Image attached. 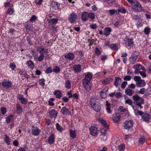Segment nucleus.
<instances>
[{"label": "nucleus", "instance_id": "13d9d810", "mask_svg": "<svg viewBox=\"0 0 151 151\" xmlns=\"http://www.w3.org/2000/svg\"><path fill=\"white\" fill-rule=\"evenodd\" d=\"M9 67L13 70H14L16 68V65L14 63H11L10 64Z\"/></svg>", "mask_w": 151, "mask_h": 151}, {"label": "nucleus", "instance_id": "e2e57ef3", "mask_svg": "<svg viewBox=\"0 0 151 151\" xmlns=\"http://www.w3.org/2000/svg\"><path fill=\"white\" fill-rule=\"evenodd\" d=\"M52 71V70L51 67L48 68L46 70L45 72L47 74L51 73Z\"/></svg>", "mask_w": 151, "mask_h": 151}, {"label": "nucleus", "instance_id": "ea45409f", "mask_svg": "<svg viewBox=\"0 0 151 151\" xmlns=\"http://www.w3.org/2000/svg\"><path fill=\"white\" fill-rule=\"evenodd\" d=\"M134 113L135 115L139 114L140 116H142L143 114V112L141 111H138L136 109H134L133 107Z\"/></svg>", "mask_w": 151, "mask_h": 151}, {"label": "nucleus", "instance_id": "bf43d9fd", "mask_svg": "<svg viewBox=\"0 0 151 151\" xmlns=\"http://www.w3.org/2000/svg\"><path fill=\"white\" fill-rule=\"evenodd\" d=\"M93 109L96 112H99L101 109V107L99 106H96L94 107Z\"/></svg>", "mask_w": 151, "mask_h": 151}, {"label": "nucleus", "instance_id": "3c124183", "mask_svg": "<svg viewBox=\"0 0 151 151\" xmlns=\"http://www.w3.org/2000/svg\"><path fill=\"white\" fill-rule=\"evenodd\" d=\"M53 72L55 73H58L60 71V68L58 66H56L55 68L53 69Z\"/></svg>", "mask_w": 151, "mask_h": 151}, {"label": "nucleus", "instance_id": "09e8293b", "mask_svg": "<svg viewBox=\"0 0 151 151\" xmlns=\"http://www.w3.org/2000/svg\"><path fill=\"white\" fill-rule=\"evenodd\" d=\"M125 148V146L124 145L122 144L118 147V150L120 151H123Z\"/></svg>", "mask_w": 151, "mask_h": 151}, {"label": "nucleus", "instance_id": "7ed1b4c3", "mask_svg": "<svg viewBox=\"0 0 151 151\" xmlns=\"http://www.w3.org/2000/svg\"><path fill=\"white\" fill-rule=\"evenodd\" d=\"M120 118L121 116L119 113L116 112L113 115L112 120L115 123H118Z\"/></svg>", "mask_w": 151, "mask_h": 151}, {"label": "nucleus", "instance_id": "f3484780", "mask_svg": "<svg viewBox=\"0 0 151 151\" xmlns=\"http://www.w3.org/2000/svg\"><path fill=\"white\" fill-rule=\"evenodd\" d=\"M73 70L75 72H80L81 70V66L80 64H75L73 66Z\"/></svg>", "mask_w": 151, "mask_h": 151}, {"label": "nucleus", "instance_id": "2f4dec72", "mask_svg": "<svg viewBox=\"0 0 151 151\" xmlns=\"http://www.w3.org/2000/svg\"><path fill=\"white\" fill-rule=\"evenodd\" d=\"M14 116L13 115L11 114L8 116L6 119V122L9 124L10 122L13 119Z\"/></svg>", "mask_w": 151, "mask_h": 151}, {"label": "nucleus", "instance_id": "9d476101", "mask_svg": "<svg viewBox=\"0 0 151 151\" xmlns=\"http://www.w3.org/2000/svg\"><path fill=\"white\" fill-rule=\"evenodd\" d=\"M92 74L90 73H88L85 76L82 81L91 82V80L92 78Z\"/></svg>", "mask_w": 151, "mask_h": 151}, {"label": "nucleus", "instance_id": "a19ab883", "mask_svg": "<svg viewBox=\"0 0 151 151\" xmlns=\"http://www.w3.org/2000/svg\"><path fill=\"white\" fill-rule=\"evenodd\" d=\"M45 80L44 78H42L39 80V84L42 86H44L45 84Z\"/></svg>", "mask_w": 151, "mask_h": 151}, {"label": "nucleus", "instance_id": "58836bf2", "mask_svg": "<svg viewBox=\"0 0 151 151\" xmlns=\"http://www.w3.org/2000/svg\"><path fill=\"white\" fill-rule=\"evenodd\" d=\"M14 11V9L11 7L8 9L7 12L9 14L12 15L13 14Z\"/></svg>", "mask_w": 151, "mask_h": 151}, {"label": "nucleus", "instance_id": "dca6fc26", "mask_svg": "<svg viewBox=\"0 0 151 151\" xmlns=\"http://www.w3.org/2000/svg\"><path fill=\"white\" fill-rule=\"evenodd\" d=\"M106 109L107 112L110 114H111L112 113V111L111 109V104L109 103L108 101H106Z\"/></svg>", "mask_w": 151, "mask_h": 151}, {"label": "nucleus", "instance_id": "a18cd8bd", "mask_svg": "<svg viewBox=\"0 0 151 151\" xmlns=\"http://www.w3.org/2000/svg\"><path fill=\"white\" fill-rule=\"evenodd\" d=\"M44 55L43 54H40V55L38 58L37 60L39 62H41L44 60Z\"/></svg>", "mask_w": 151, "mask_h": 151}, {"label": "nucleus", "instance_id": "e433bc0d", "mask_svg": "<svg viewBox=\"0 0 151 151\" xmlns=\"http://www.w3.org/2000/svg\"><path fill=\"white\" fill-rule=\"evenodd\" d=\"M133 68L135 70H140L142 68V66L140 64H139L134 65Z\"/></svg>", "mask_w": 151, "mask_h": 151}, {"label": "nucleus", "instance_id": "ddd939ff", "mask_svg": "<svg viewBox=\"0 0 151 151\" xmlns=\"http://www.w3.org/2000/svg\"><path fill=\"white\" fill-rule=\"evenodd\" d=\"M61 112L63 115L66 116L69 115L71 114L70 111L65 106L62 107L61 110Z\"/></svg>", "mask_w": 151, "mask_h": 151}, {"label": "nucleus", "instance_id": "c85d7f7f", "mask_svg": "<svg viewBox=\"0 0 151 151\" xmlns=\"http://www.w3.org/2000/svg\"><path fill=\"white\" fill-rule=\"evenodd\" d=\"M54 94V95L56 96V97L57 98L60 99L62 97V93L59 91H57L55 92Z\"/></svg>", "mask_w": 151, "mask_h": 151}, {"label": "nucleus", "instance_id": "79ce46f5", "mask_svg": "<svg viewBox=\"0 0 151 151\" xmlns=\"http://www.w3.org/2000/svg\"><path fill=\"white\" fill-rule=\"evenodd\" d=\"M57 22L58 19L56 18L51 19L48 22L49 23L51 24H55Z\"/></svg>", "mask_w": 151, "mask_h": 151}, {"label": "nucleus", "instance_id": "5fc2aeb1", "mask_svg": "<svg viewBox=\"0 0 151 151\" xmlns=\"http://www.w3.org/2000/svg\"><path fill=\"white\" fill-rule=\"evenodd\" d=\"M118 110L122 112H125L126 111V109L122 106H120L119 107Z\"/></svg>", "mask_w": 151, "mask_h": 151}, {"label": "nucleus", "instance_id": "774afa93", "mask_svg": "<svg viewBox=\"0 0 151 151\" xmlns=\"http://www.w3.org/2000/svg\"><path fill=\"white\" fill-rule=\"evenodd\" d=\"M98 151H107V149L106 148L104 147L102 149H101L100 147H99L97 149Z\"/></svg>", "mask_w": 151, "mask_h": 151}, {"label": "nucleus", "instance_id": "aec40b11", "mask_svg": "<svg viewBox=\"0 0 151 151\" xmlns=\"http://www.w3.org/2000/svg\"><path fill=\"white\" fill-rule=\"evenodd\" d=\"M16 110L17 113L18 115L20 114L23 111L22 107L19 104H16Z\"/></svg>", "mask_w": 151, "mask_h": 151}, {"label": "nucleus", "instance_id": "4d7b16f0", "mask_svg": "<svg viewBox=\"0 0 151 151\" xmlns=\"http://www.w3.org/2000/svg\"><path fill=\"white\" fill-rule=\"evenodd\" d=\"M95 53L96 55H99L101 54V52L99 48L96 47L95 49Z\"/></svg>", "mask_w": 151, "mask_h": 151}, {"label": "nucleus", "instance_id": "f8f14e48", "mask_svg": "<svg viewBox=\"0 0 151 151\" xmlns=\"http://www.w3.org/2000/svg\"><path fill=\"white\" fill-rule=\"evenodd\" d=\"M32 134L35 136H37L39 135L40 132V130L37 127H33L32 129Z\"/></svg>", "mask_w": 151, "mask_h": 151}, {"label": "nucleus", "instance_id": "4be33fe9", "mask_svg": "<svg viewBox=\"0 0 151 151\" xmlns=\"http://www.w3.org/2000/svg\"><path fill=\"white\" fill-rule=\"evenodd\" d=\"M55 136L53 134H51L49 136L47 140L48 143L50 145H52L54 142Z\"/></svg>", "mask_w": 151, "mask_h": 151}, {"label": "nucleus", "instance_id": "a211bd4d", "mask_svg": "<svg viewBox=\"0 0 151 151\" xmlns=\"http://www.w3.org/2000/svg\"><path fill=\"white\" fill-rule=\"evenodd\" d=\"M65 58L70 60H72L75 58V55L72 53H68L64 55Z\"/></svg>", "mask_w": 151, "mask_h": 151}, {"label": "nucleus", "instance_id": "0e129e2a", "mask_svg": "<svg viewBox=\"0 0 151 151\" xmlns=\"http://www.w3.org/2000/svg\"><path fill=\"white\" fill-rule=\"evenodd\" d=\"M144 32L146 34H148L150 32V28L149 27L145 28L144 29Z\"/></svg>", "mask_w": 151, "mask_h": 151}, {"label": "nucleus", "instance_id": "5701e85b", "mask_svg": "<svg viewBox=\"0 0 151 151\" xmlns=\"http://www.w3.org/2000/svg\"><path fill=\"white\" fill-rule=\"evenodd\" d=\"M88 13L87 12H83L82 14L81 19L83 21H86L88 19Z\"/></svg>", "mask_w": 151, "mask_h": 151}, {"label": "nucleus", "instance_id": "473e14b6", "mask_svg": "<svg viewBox=\"0 0 151 151\" xmlns=\"http://www.w3.org/2000/svg\"><path fill=\"white\" fill-rule=\"evenodd\" d=\"M56 129L59 132H61L64 129L61 127L60 125L58 123H57L56 124Z\"/></svg>", "mask_w": 151, "mask_h": 151}, {"label": "nucleus", "instance_id": "603ef678", "mask_svg": "<svg viewBox=\"0 0 151 151\" xmlns=\"http://www.w3.org/2000/svg\"><path fill=\"white\" fill-rule=\"evenodd\" d=\"M100 94L101 97L103 98H105L106 97V93L104 92H101V91H100Z\"/></svg>", "mask_w": 151, "mask_h": 151}, {"label": "nucleus", "instance_id": "f704fd0d", "mask_svg": "<svg viewBox=\"0 0 151 151\" xmlns=\"http://www.w3.org/2000/svg\"><path fill=\"white\" fill-rule=\"evenodd\" d=\"M24 27L27 29L29 31H31L32 29V25L31 24L28 23L25 25Z\"/></svg>", "mask_w": 151, "mask_h": 151}, {"label": "nucleus", "instance_id": "c03bdc74", "mask_svg": "<svg viewBox=\"0 0 151 151\" xmlns=\"http://www.w3.org/2000/svg\"><path fill=\"white\" fill-rule=\"evenodd\" d=\"M51 6L52 7H55V9H58L59 7V5L57 2H53L51 4Z\"/></svg>", "mask_w": 151, "mask_h": 151}, {"label": "nucleus", "instance_id": "8fccbe9b", "mask_svg": "<svg viewBox=\"0 0 151 151\" xmlns=\"http://www.w3.org/2000/svg\"><path fill=\"white\" fill-rule=\"evenodd\" d=\"M117 10L114 9H110L109 10V12L110 13L109 14L111 15L114 14L115 13H117Z\"/></svg>", "mask_w": 151, "mask_h": 151}, {"label": "nucleus", "instance_id": "de8ad7c7", "mask_svg": "<svg viewBox=\"0 0 151 151\" xmlns=\"http://www.w3.org/2000/svg\"><path fill=\"white\" fill-rule=\"evenodd\" d=\"M145 141V138L144 137L140 138L139 139V142L140 144L142 145L144 143Z\"/></svg>", "mask_w": 151, "mask_h": 151}, {"label": "nucleus", "instance_id": "2eb2a0df", "mask_svg": "<svg viewBox=\"0 0 151 151\" xmlns=\"http://www.w3.org/2000/svg\"><path fill=\"white\" fill-rule=\"evenodd\" d=\"M37 50L40 53V54H43V53L45 54H46L48 52V50L47 49L44 48H42L41 46H37L36 47Z\"/></svg>", "mask_w": 151, "mask_h": 151}, {"label": "nucleus", "instance_id": "6e6d98bb", "mask_svg": "<svg viewBox=\"0 0 151 151\" xmlns=\"http://www.w3.org/2000/svg\"><path fill=\"white\" fill-rule=\"evenodd\" d=\"M139 55V52L137 51H134L132 53V55L137 58Z\"/></svg>", "mask_w": 151, "mask_h": 151}, {"label": "nucleus", "instance_id": "f03ea898", "mask_svg": "<svg viewBox=\"0 0 151 151\" xmlns=\"http://www.w3.org/2000/svg\"><path fill=\"white\" fill-rule=\"evenodd\" d=\"M133 124V121L132 120H128L124 122L123 127L125 129H129L132 127Z\"/></svg>", "mask_w": 151, "mask_h": 151}, {"label": "nucleus", "instance_id": "cd10ccee", "mask_svg": "<svg viewBox=\"0 0 151 151\" xmlns=\"http://www.w3.org/2000/svg\"><path fill=\"white\" fill-rule=\"evenodd\" d=\"M4 136V142L8 145H9L10 143V142H11L10 141L9 137L7 135H5Z\"/></svg>", "mask_w": 151, "mask_h": 151}, {"label": "nucleus", "instance_id": "39448f33", "mask_svg": "<svg viewBox=\"0 0 151 151\" xmlns=\"http://www.w3.org/2000/svg\"><path fill=\"white\" fill-rule=\"evenodd\" d=\"M132 9L136 12H139L142 10V7L137 2L133 4L132 6Z\"/></svg>", "mask_w": 151, "mask_h": 151}, {"label": "nucleus", "instance_id": "37998d69", "mask_svg": "<svg viewBox=\"0 0 151 151\" xmlns=\"http://www.w3.org/2000/svg\"><path fill=\"white\" fill-rule=\"evenodd\" d=\"M88 18H89L91 20L94 19L95 17L94 14L92 13H88Z\"/></svg>", "mask_w": 151, "mask_h": 151}, {"label": "nucleus", "instance_id": "393cba45", "mask_svg": "<svg viewBox=\"0 0 151 151\" xmlns=\"http://www.w3.org/2000/svg\"><path fill=\"white\" fill-rule=\"evenodd\" d=\"M26 64L28 66V67L33 69L34 67V64L33 62L31 60H29L27 62Z\"/></svg>", "mask_w": 151, "mask_h": 151}, {"label": "nucleus", "instance_id": "6ab92c4d", "mask_svg": "<svg viewBox=\"0 0 151 151\" xmlns=\"http://www.w3.org/2000/svg\"><path fill=\"white\" fill-rule=\"evenodd\" d=\"M133 98L134 100L135 101H139V102H140V103H144L143 99L137 94L133 96Z\"/></svg>", "mask_w": 151, "mask_h": 151}, {"label": "nucleus", "instance_id": "680f3d73", "mask_svg": "<svg viewBox=\"0 0 151 151\" xmlns=\"http://www.w3.org/2000/svg\"><path fill=\"white\" fill-rule=\"evenodd\" d=\"M127 84V81H124L122 83L121 88H125Z\"/></svg>", "mask_w": 151, "mask_h": 151}, {"label": "nucleus", "instance_id": "69168bd1", "mask_svg": "<svg viewBox=\"0 0 151 151\" xmlns=\"http://www.w3.org/2000/svg\"><path fill=\"white\" fill-rule=\"evenodd\" d=\"M19 73L22 75H25L26 74V72L24 70H22L21 69H19Z\"/></svg>", "mask_w": 151, "mask_h": 151}, {"label": "nucleus", "instance_id": "6e6552de", "mask_svg": "<svg viewBox=\"0 0 151 151\" xmlns=\"http://www.w3.org/2000/svg\"><path fill=\"white\" fill-rule=\"evenodd\" d=\"M82 83L84 88L87 91H89L91 90L92 86L91 82L82 81Z\"/></svg>", "mask_w": 151, "mask_h": 151}, {"label": "nucleus", "instance_id": "412c9836", "mask_svg": "<svg viewBox=\"0 0 151 151\" xmlns=\"http://www.w3.org/2000/svg\"><path fill=\"white\" fill-rule=\"evenodd\" d=\"M112 29L110 27H106L104 30V34L106 36H108L110 34Z\"/></svg>", "mask_w": 151, "mask_h": 151}, {"label": "nucleus", "instance_id": "f257e3e1", "mask_svg": "<svg viewBox=\"0 0 151 151\" xmlns=\"http://www.w3.org/2000/svg\"><path fill=\"white\" fill-rule=\"evenodd\" d=\"M134 80L136 82V84L138 87H143L145 86L146 83L145 81L141 79L140 76H135L134 77Z\"/></svg>", "mask_w": 151, "mask_h": 151}, {"label": "nucleus", "instance_id": "9b49d317", "mask_svg": "<svg viewBox=\"0 0 151 151\" xmlns=\"http://www.w3.org/2000/svg\"><path fill=\"white\" fill-rule=\"evenodd\" d=\"M17 98L22 104H27L28 100L27 98H24L23 95L18 94L17 96Z\"/></svg>", "mask_w": 151, "mask_h": 151}, {"label": "nucleus", "instance_id": "20e7f679", "mask_svg": "<svg viewBox=\"0 0 151 151\" xmlns=\"http://www.w3.org/2000/svg\"><path fill=\"white\" fill-rule=\"evenodd\" d=\"M77 17L78 16L76 13H72L69 16V20L70 23H74L76 21Z\"/></svg>", "mask_w": 151, "mask_h": 151}, {"label": "nucleus", "instance_id": "338daca9", "mask_svg": "<svg viewBox=\"0 0 151 151\" xmlns=\"http://www.w3.org/2000/svg\"><path fill=\"white\" fill-rule=\"evenodd\" d=\"M125 103L129 105H131L132 104V102L130 99H128L125 101Z\"/></svg>", "mask_w": 151, "mask_h": 151}, {"label": "nucleus", "instance_id": "1a4fd4ad", "mask_svg": "<svg viewBox=\"0 0 151 151\" xmlns=\"http://www.w3.org/2000/svg\"><path fill=\"white\" fill-rule=\"evenodd\" d=\"M124 43L126 47L132 46L133 44V40L132 39H129L127 38L124 40Z\"/></svg>", "mask_w": 151, "mask_h": 151}, {"label": "nucleus", "instance_id": "4468645a", "mask_svg": "<svg viewBox=\"0 0 151 151\" xmlns=\"http://www.w3.org/2000/svg\"><path fill=\"white\" fill-rule=\"evenodd\" d=\"M50 116L51 118L55 119L57 116L58 112L55 110L53 109L49 112Z\"/></svg>", "mask_w": 151, "mask_h": 151}, {"label": "nucleus", "instance_id": "a878e982", "mask_svg": "<svg viewBox=\"0 0 151 151\" xmlns=\"http://www.w3.org/2000/svg\"><path fill=\"white\" fill-rule=\"evenodd\" d=\"M122 80L121 78L119 77H116L114 78V85L117 87L119 85V83Z\"/></svg>", "mask_w": 151, "mask_h": 151}, {"label": "nucleus", "instance_id": "72a5a7b5", "mask_svg": "<svg viewBox=\"0 0 151 151\" xmlns=\"http://www.w3.org/2000/svg\"><path fill=\"white\" fill-rule=\"evenodd\" d=\"M137 58L132 55L130 58V63L132 64H134L136 62Z\"/></svg>", "mask_w": 151, "mask_h": 151}, {"label": "nucleus", "instance_id": "864d4df0", "mask_svg": "<svg viewBox=\"0 0 151 151\" xmlns=\"http://www.w3.org/2000/svg\"><path fill=\"white\" fill-rule=\"evenodd\" d=\"M1 111L2 114L4 115L6 112V108L4 107H2L1 108Z\"/></svg>", "mask_w": 151, "mask_h": 151}, {"label": "nucleus", "instance_id": "423d86ee", "mask_svg": "<svg viewBox=\"0 0 151 151\" xmlns=\"http://www.w3.org/2000/svg\"><path fill=\"white\" fill-rule=\"evenodd\" d=\"M90 133L93 136H96L99 131L97 128L95 127L91 126L90 128Z\"/></svg>", "mask_w": 151, "mask_h": 151}, {"label": "nucleus", "instance_id": "49530a36", "mask_svg": "<svg viewBox=\"0 0 151 151\" xmlns=\"http://www.w3.org/2000/svg\"><path fill=\"white\" fill-rule=\"evenodd\" d=\"M110 47L112 49L114 50H116L117 49V45L116 44H112L110 45Z\"/></svg>", "mask_w": 151, "mask_h": 151}, {"label": "nucleus", "instance_id": "4c0bfd02", "mask_svg": "<svg viewBox=\"0 0 151 151\" xmlns=\"http://www.w3.org/2000/svg\"><path fill=\"white\" fill-rule=\"evenodd\" d=\"M101 124L103 125L104 127L106 128L107 129L108 127V126L107 125V123L104 120H101L100 121Z\"/></svg>", "mask_w": 151, "mask_h": 151}, {"label": "nucleus", "instance_id": "c9c22d12", "mask_svg": "<svg viewBox=\"0 0 151 151\" xmlns=\"http://www.w3.org/2000/svg\"><path fill=\"white\" fill-rule=\"evenodd\" d=\"M125 92L126 94L129 96L132 95L133 94V91L130 89H126Z\"/></svg>", "mask_w": 151, "mask_h": 151}, {"label": "nucleus", "instance_id": "bb28decb", "mask_svg": "<svg viewBox=\"0 0 151 151\" xmlns=\"http://www.w3.org/2000/svg\"><path fill=\"white\" fill-rule=\"evenodd\" d=\"M150 116L148 114H145L142 116V119L143 120L147 122L149 120Z\"/></svg>", "mask_w": 151, "mask_h": 151}, {"label": "nucleus", "instance_id": "0eeeda50", "mask_svg": "<svg viewBox=\"0 0 151 151\" xmlns=\"http://www.w3.org/2000/svg\"><path fill=\"white\" fill-rule=\"evenodd\" d=\"M2 85L5 88H9L12 86V83L9 80L4 79L2 83Z\"/></svg>", "mask_w": 151, "mask_h": 151}, {"label": "nucleus", "instance_id": "052dcab7", "mask_svg": "<svg viewBox=\"0 0 151 151\" xmlns=\"http://www.w3.org/2000/svg\"><path fill=\"white\" fill-rule=\"evenodd\" d=\"M37 19V17L35 15L32 16L29 20L30 22H32L35 21Z\"/></svg>", "mask_w": 151, "mask_h": 151}, {"label": "nucleus", "instance_id": "c756f323", "mask_svg": "<svg viewBox=\"0 0 151 151\" xmlns=\"http://www.w3.org/2000/svg\"><path fill=\"white\" fill-rule=\"evenodd\" d=\"M65 87L67 88L70 89L71 88V84L69 80H67L65 82Z\"/></svg>", "mask_w": 151, "mask_h": 151}, {"label": "nucleus", "instance_id": "b1692460", "mask_svg": "<svg viewBox=\"0 0 151 151\" xmlns=\"http://www.w3.org/2000/svg\"><path fill=\"white\" fill-rule=\"evenodd\" d=\"M113 80V79L110 77H109L106 79L103 80L102 83L103 84L106 85L109 83Z\"/></svg>", "mask_w": 151, "mask_h": 151}, {"label": "nucleus", "instance_id": "7c9ffc66", "mask_svg": "<svg viewBox=\"0 0 151 151\" xmlns=\"http://www.w3.org/2000/svg\"><path fill=\"white\" fill-rule=\"evenodd\" d=\"M70 136L73 139L75 138L76 137V132L72 130L70 131Z\"/></svg>", "mask_w": 151, "mask_h": 151}]
</instances>
